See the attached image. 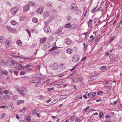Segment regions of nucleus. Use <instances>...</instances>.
Listing matches in <instances>:
<instances>
[{
	"mask_svg": "<svg viewBox=\"0 0 122 122\" xmlns=\"http://www.w3.org/2000/svg\"><path fill=\"white\" fill-rule=\"evenodd\" d=\"M106 67L105 66H102L101 68V69L102 70H105L106 68Z\"/></svg>",
	"mask_w": 122,
	"mask_h": 122,
	"instance_id": "44",
	"label": "nucleus"
},
{
	"mask_svg": "<svg viewBox=\"0 0 122 122\" xmlns=\"http://www.w3.org/2000/svg\"><path fill=\"white\" fill-rule=\"evenodd\" d=\"M32 21L34 23H37L38 21V19L35 18H33L32 20Z\"/></svg>",
	"mask_w": 122,
	"mask_h": 122,
	"instance_id": "22",
	"label": "nucleus"
},
{
	"mask_svg": "<svg viewBox=\"0 0 122 122\" xmlns=\"http://www.w3.org/2000/svg\"><path fill=\"white\" fill-rule=\"evenodd\" d=\"M81 120L79 119H76L75 121V122H80Z\"/></svg>",
	"mask_w": 122,
	"mask_h": 122,
	"instance_id": "48",
	"label": "nucleus"
},
{
	"mask_svg": "<svg viewBox=\"0 0 122 122\" xmlns=\"http://www.w3.org/2000/svg\"><path fill=\"white\" fill-rule=\"evenodd\" d=\"M29 4L32 6H35V4L34 2H30L29 3Z\"/></svg>",
	"mask_w": 122,
	"mask_h": 122,
	"instance_id": "25",
	"label": "nucleus"
},
{
	"mask_svg": "<svg viewBox=\"0 0 122 122\" xmlns=\"http://www.w3.org/2000/svg\"><path fill=\"white\" fill-rule=\"evenodd\" d=\"M71 9L73 10H75L77 9V5L75 4H72L71 6Z\"/></svg>",
	"mask_w": 122,
	"mask_h": 122,
	"instance_id": "5",
	"label": "nucleus"
},
{
	"mask_svg": "<svg viewBox=\"0 0 122 122\" xmlns=\"http://www.w3.org/2000/svg\"><path fill=\"white\" fill-rule=\"evenodd\" d=\"M40 67V65H37L36 66V68L38 69H39Z\"/></svg>",
	"mask_w": 122,
	"mask_h": 122,
	"instance_id": "59",
	"label": "nucleus"
},
{
	"mask_svg": "<svg viewBox=\"0 0 122 122\" xmlns=\"http://www.w3.org/2000/svg\"><path fill=\"white\" fill-rule=\"evenodd\" d=\"M62 30V29L61 28H60L58 30V31H57L56 33L57 34H59L61 32Z\"/></svg>",
	"mask_w": 122,
	"mask_h": 122,
	"instance_id": "31",
	"label": "nucleus"
},
{
	"mask_svg": "<svg viewBox=\"0 0 122 122\" xmlns=\"http://www.w3.org/2000/svg\"><path fill=\"white\" fill-rule=\"evenodd\" d=\"M103 93V92L102 91H99L97 93V94L99 95L102 94Z\"/></svg>",
	"mask_w": 122,
	"mask_h": 122,
	"instance_id": "36",
	"label": "nucleus"
},
{
	"mask_svg": "<svg viewBox=\"0 0 122 122\" xmlns=\"http://www.w3.org/2000/svg\"><path fill=\"white\" fill-rule=\"evenodd\" d=\"M104 115L102 113L100 112L99 113V118H101V117H103Z\"/></svg>",
	"mask_w": 122,
	"mask_h": 122,
	"instance_id": "40",
	"label": "nucleus"
},
{
	"mask_svg": "<svg viewBox=\"0 0 122 122\" xmlns=\"http://www.w3.org/2000/svg\"><path fill=\"white\" fill-rule=\"evenodd\" d=\"M36 12L38 14H41L43 12V9L41 8H38L36 10Z\"/></svg>",
	"mask_w": 122,
	"mask_h": 122,
	"instance_id": "9",
	"label": "nucleus"
},
{
	"mask_svg": "<svg viewBox=\"0 0 122 122\" xmlns=\"http://www.w3.org/2000/svg\"><path fill=\"white\" fill-rule=\"evenodd\" d=\"M6 28L9 30H10L12 32H16V30L14 29L11 27L10 26L8 25L6 26Z\"/></svg>",
	"mask_w": 122,
	"mask_h": 122,
	"instance_id": "10",
	"label": "nucleus"
},
{
	"mask_svg": "<svg viewBox=\"0 0 122 122\" xmlns=\"http://www.w3.org/2000/svg\"><path fill=\"white\" fill-rule=\"evenodd\" d=\"M46 5L48 7L51 6H52V5H51V4L49 2L47 3Z\"/></svg>",
	"mask_w": 122,
	"mask_h": 122,
	"instance_id": "51",
	"label": "nucleus"
},
{
	"mask_svg": "<svg viewBox=\"0 0 122 122\" xmlns=\"http://www.w3.org/2000/svg\"><path fill=\"white\" fill-rule=\"evenodd\" d=\"M86 56H85L81 60L82 61H84L86 59Z\"/></svg>",
	"mask_w": 122,
	"mask_h": 122,
	"instance_id": "62",
	"label": "nucleus"
},
{
	"mask_svg": "<svg viewBox=\"0 0 122 122\" xmlns=\"http://www.w3.org/2000/svg\"><path fill=\"white\" fill-rule=\"evenodd\" d=\"M71 28L72 29H74L75 28V25L73 24V25H72L71 26Z\"/></svg>",
	"mask_w": 122,
	"mask_h": 122,
	"instance_id": "49",
	"label": "nucleus"
},
{
	"mask_svg": "<svg viewBox=\"0 0 122 122\" xmlns=\"http://www.w3.org/2000/svg\"><path fill=\"white\" fill-rule=\"evenodd\" d=\"M58 66L57 64L56 63L53 64L51 66L52 68L54 70H56L58 68Z\"/></svg>",
	"mask_w": 122,
	"mask_h": 122,
	"instance_id": "7",
	"label": "nucleus"
},
{
	"mask_svg": "<svg viewBox=\"0 0 122 122\" xmlns=\"http://www.w3.org/2000/svg\"><path fill=\"white\" fill-rule=\"evenodd\" d=\"M24 101L23 100H19L17 102V105H20L21 104L24 103Z\"/></svg>",
	"mask_w": 122,
	"mask_h": 122,
	"instance_id": "20",
	"label": "nucleus"
},
{
	"mask_svg": "<svg viewBox=\"0 0 122 122\" xmlns=\"http://www.w3.org/2000/svg\"><path fill=\"white\" fill-rule=\"evenodd\" d=\"M109 82V81L108 80L106 81H105L103 82V83L105 85H106L107 83Z\"/></svg>",
	"mask_w": 122,
	"mask_h": 122,
	"instance_id": "46",
	"label": "nucleus"
},
{
	"mask_svg": "<svg viewBox=\"0 0 122 122\" xmlns=\"http://www.w3.org/2000/svg\"><path fill=\"white\" fill-rule=\"evenodd\" d=\"M4 42V37L1 36L0 37V43H3Z\"/></svg>",
	"mask_w": 122,
	"mask_h": 122,
	"instance_id": "18",
	"label": "nucleus"
},
{
	"mask_svg": "<svg viewBox=\"0 0 122 122\" xmlns=\"http://www.w3.org/2000/svg\"><path fill=\"white\" fill-rule=\"evenodd\" d=\"M30 117L29 116H28L26 118L27 120L29 122L30 121Z\"/></svg>",
	"mask_w": 122,
	"mask_h": 122,
	"instance_id": "41",
	"label": "nucleus"
},
{
	"mask_svg": "<svg viewBox=\"0 0 122 122\" xmlns=\"http://www.w3.org/2000/svg\"><path fill=\"white\" fill-rule=\"evenodd\" d=\"M105 117L107 118H111V117L110 116L108 115H106L105 116Z\"/></svg>",
	"mask_w": 122,
	"mask_h": 122,
	"instance_id": "43",
	"label": "nucleus"
},
{
	"mask_svg": "<svg viewBox=\"0 0 122 122\" xmlns=\"http://www.w3.org/2000/svg\"><path fill=\"white\" fill-rule=\"evenodd\" d=\"M65 43L67 45H70L71 43V41L69 38H67L65 39Z\"/></svg>",
	"mask_w": 122,
	"mask_h": 122,
	"instance_id": "8",
	"label": "nucleus"
},
{
	"mask_svg": "<svg viewBox=\"0 0 122 122\" xmlns=\"http://www.w3.org/2000/svg\"><path fill=\"white\" fill-rule=\"evenodd\" d=\"M16 65L15 67V68L18 70H21L24 69V66H23L20 64H19L15 63Z\"/></svg>",
	"mask_w": 122,
	"mask_h": 122,
	"instance_id": "4",
	"label": "nucleus"
},
{
	"mask_svg": "<svg viewBox=\"0 0 122 122\" xmlns=\"http://www.w3.org/2000/svg\"><path fill=\"white\" fill-rule=\"evenodd\" d=\"M16 118L18 119H19V117L18 115L17 114L16 115Z\"/></svg>",
	"mask_w": 122,
	"mask_h": 122,
	"instance_id": "63",
	"label": "nucleus"
},
{
	"mask_svg": "<svg viewBox=\"0 0 122 122\" xmlns=\"http://www.w3.org/2000/svg\"><path fill=\"white\" fill-rule=\"evenodd\" d=\"M49 15V13L47 11L44 12L43 14V16L44 17H46Z\"/></svg>",
	"mask_w": 122,
	"mask_h": 122,
	"instance_id": "13",
	"label": "nucleus"
},
{
	"mask_svg": "<svg viewBox=\"0 0 122 122\" xmlns=\"http://www.w3.org/2000/svg\"><path fill=\"white\" fill-rule=\"evenodd\" d=\"M60 68L62 69H63L65 68V67H64L63 65L62 64H61L60 65Z\"/></svg>",
	"mask_w": 122,
	"mask_h": 122,
	"instance_id": "39",
	"label": "nucleus"
},
{
	"mask_svg": "<svg viewBox=\"0 0 122 122\" xmlns=\"http://www.w3.org/2000/svg\"><path fill=\"white\" fill-rule=\"evenodd\" d=\"M115 55L113 54H111L109 56V58L111 60H112L114 59Z\"/></svg>",
	"mask_w": 122,
	"mask_h": 122,
	"instance_id": "19",
	"label": "nucleus"
},
{
	"mask_svg": "<svg viewBox=\"0 0 122 122\" xmlns=\"http://www.w3.org/2000/svg\"><path fill=\"white\" fill-rule=\"evenodd\" d=\"M21 58H22L24 59V60H25V59H30V58H26L25 57H22V56L21 57Z\"/></svg>",
	"mask_w": 122,
	"mask_h": 122,
	"instance_id": "47",
	"label": "nucleus"
},
{
	"mask_svg": "<svg viewBox=\"0 0 122 122\" xmlns=\"http://www.w3.org/2000/svg\"><path fill=\"white\" fill-rule=\"evenodd\" d=\"M29 8L30 7L29 5H25L24 7L23 10L24 11H26L29 10Z\"/></svg>",
	"mask_w": 122,
	"mask_h": 122,
	"instance_id": "12",
	"label": "nucleus"
},
{
	"mask_svg": "<svg viewBox=\"0 0 122 122\" xmlns=\"http://www.w3.org/2000/svg\"><path fill=\"white\" fill-rule=\"evenodd\" d=\"M5 115V113H3L2 115V118Z\"/></svg>",
	"mask_w": 122,
	"mask_h": 122,
	"instance_id": "64",
	"label": "nucleus"
},
{
	"mask_svg": "<svg viewBox=\"0 0 122 122\" xmlns=\"http://www.w3.org/2000/svg\"><path fill=\"white\" fill-rule=\"evenodd\" d=\"M13 8L14 9V10L16 11H17L19 10V8L18 7H15Z\"/></svg>",
	"mask_w": 122,
	"mask_h": 122,
	"instance_id": "35",
	"label": "nucleus"
},
{
	"mask_svg": "<svg viewBox=\"0 0 122 122\" xmlns=\"http://www.w3.org/2000/svg\"><path fill=\"white\" fill-rule=\"evenodd\" d=\"M49 40V41H51L50 40L51 39V40H53L54 38L52 36H50L49 37L48 39Z\"/></svg>",
	"mask_w": 122,
	"mask_h": 122,
	"instance_id": "50",
	"label": "nucleus"
},
{
	"mask_svg": "<svg viewBox=\"0 0 122 122\" xmlns=\"http://www.w3.org/2000/svg\"><path fill=\"white\" fill-rule=\"evenodd\" d=\"M42 84V83H41V82H37L35 84V86L36 87H38Z\"/></svg>",
	"mask_w": 122,
	"mask_h": 122,
	"instance_id": "16",
	"label": "nucleus"
},
{
	"mask_svg": "<svg viewBox=\"0 0 122 122\" xmlns=\"http://www.w3.org/2000/svg\"><path fill=\"white\" fill-rule=\"evenodd\" d=\"M56 48V47H54L51 49L50 50V51H53V50H54Z\"/></svg>",
	"mask_w": 122,
	"mask_h": 122,
	"instance_id": "55",
	"label": "nucleus"
},
{
	"mask_svg": "<svg viewBox=\"0 0 122 122\" xmlns=\"http://www.w3.org/2000/svg\"><path fill=\"white\" fill-rule=\"evenodd\" d=\"M6 3L7 4L9 5L10 6H11V4H10V3L9 1H7L6 2Z\"/></svg>",
	"mask_w": 122,
	"mask_h": 122,
	"instance_id": "60",
	"label": "nucleus"
},
{
	"mask_svg": "<svg viewBox=\"0 0 122 122\" xmlns=\"http://www.w3.org/2000/svg\"><path fill=\"white\" fill-rule=\"evenodd\" d=\"M96 95V94L95 92H94L92 94V96L94 97H95V96Z\"/></svg>",
	"mask_w": 122,
	"mask_h": 122,
	"instance_id": "56",
	"label": "nucleus"
},
{
	"mask_svg": "<svg viewBox=\"0 0 122 122\" xmlns=\"http://www.w3.org/2000/svg\"><path fill=\"white\" fill-rule=\"evenodd\" d=\"M25 71H21L20 72V74L21 75H23L25 74Z\"/></svg>",
	"mask_w": 122,
	"mask_h": 122,
	"instance_id": "37",
	"label": "nucleus"
},
{
	"mask_svg": "<svg viewBox=\"0 0 122 122\" xmlns=\"http://www.w3.org/2000/svg\"><path fill=\"white\" fill-rule=\"evenodd\" d=\"M75 116L71 117L70 118L68 119V120H70L71 122L73 121L74 120V117Z\"/></svg>",
	"mask_w": 122,
	"mask_h": 122,
	"instance_id": "30",
	"label": "nucleus"
},
{
	"mask_svg": "<svg viewBox=\"0 0 122 122\" xmlns=\"http://www.w3.org/2000/svg\"><path fill=\"white\" fill-rule=\"evenodd\" d=\"M96 76H92L91 77V78L92 79H95L96 78Z\"/></svg>",
	"mask_w": 122,
	"mask_h": 122,
	"instance_id": "54",
	"label": "nucleus"
},
{
	"mask_svg": "<svg viewBox=\"0 0 122 122\" xmlns=\"http://www.w3.org/2000/svg\"><path fill=\"white\" fill-rule=\"evenodd\" d=\"M90 107L89 106H87L86 108H85L84 110V111H86Z\"/></svg>",
	"mask_w": 122,
	"mask_h": 122,
	"instance_id": "58",
	"label": "nucleus"
},
{
	"mask_svg": "<svg viewBox=\"0 0 122 122\" xmlns=\"http://www.w3.org/2000/svg\"><path fill=\"white\" fill-rule=\"evenodd\" d=\"M37 112V110L36 108L32 112V114H33L35 115Z\"/></svg>",
	"mask_w": 122,
	"mask_h": 122,
	"instance_id": "32",
	"label": "nucleus"
},
{
	"mask_svg": "<svg viewBox=\"0 0 122 122\" xmlns=\"http://www.w3.org/2000/svg\"><path fill=\"white\" fill-rule=\"evenodd\" d=\"M11 23L12 25H15L16 23V22L14 20H11Z\"/></svg>",
	"mask_w": 122,
	"mask_h": 122,
	"instance_id": "29",
	"label": "nucleus"
},
{
	"mask_svg": "<svg viewBox=\"0 0 122 122\" xmlns=\"http://www.w3.org/2000/svg\"><path fill=\"white\" fill-rule=\"evenodd\" d=\"M66 82V81H60L59 82V83L60 84H63L65 83Z\"/></svg>",
	"mask_w": 122,
	"mask_h": 122,
	"instance_id": "45",
	"label": "nucleus"
},
{
	"mask_svg": "<svg viewBox=\"0 0 122 122\" xmlns=\"http://www.w3.org/2000/svg\"><path fill=\"white\" fill-rule=\"evenodd\" d=\"M26 31L28 33L29 36H31V34H30L31 33H30V31L28 29L26 30Z\"/></svg>",
	"mask_w": 122,
	"mask_h": 122,
	"instance_id": "38",
	"label": "nucleus"
},
{
	"mask_svg": "<svg viewBox=\"0 0 122 122\" xmlns=\"http://www.w3.org/2000/svg\"><path fill=\"white\" fill-rule=\"evenodd\" d=\"M44 30L46 33H48L50 32V29L49 26L48 25L45 26L44 28Z\"/></svg>",
	"mask_w": 122,
	"mask_h": 122,
	"instance_id": "6",
	"label": "nucleus"
},
{
	"mask_svg": "<svg viewBox=\"0 0 122 122\" xmlns=\"http://www.w3.org/2000/svg\"><path fill=\"white\" fill-rule=\"evenodd\" d=\"M95 38V37H94L91 39L89 40L88 41L89 42H91Z\"/></svg>",
	"mask_w": 122,
	"mask_h": 122,
	"instance_id": "52",
	"label": "nucleus"
},
{
	"mask_svg": "<svg viewBox=\"0 0 122 122\" xmlns=\"http://www.w3.org/2000/svg\"><path fill=\"white\" fill-rule=\"evenodd\" d=\"M50 46V44L49 43H45L44 46V48H48Z\"/></svg>",
	"mask_w": 122,
	"mask_h": 122,
	"instance_id": "14",
	"label": "nucleus"
},
{
	"mask_svg": "<svg viewBox=\"0 0 122 122\" xmlns=\"http://www.w3.org/2000/svg\"><path fill=\"white\" fill-rule=\"evenodd\" d=\"M1 73L2 74H4L6 75H7L8 74V73L7 72L5 71H2Z\"/></svg>",
	"mask_w": 122,
	"mask_h": 122,
	"instance_id": "33",
	"label": "nucleus"
},
{
	"mask_svg": "<svg viewBox=\"0 0 122 122\" xmlns=\"http://www.w3.org/2000/svg\"><path fill=\"white\" fill-rule=\"evenodd\" d=\"M16 44L19 46H21L22 45V43L21 41L20 40H18L16 41Z\"/></svg>",
	"mask_w": 122,
	"mask_h": 122,
	"instance_id": "17",
	"label": "nucleus"
},
{
	"mask_svg": "<svg viewBox=\"0 0 122 122\" xmlns=\"http://www.w3.org/2000/svg\"><path fill=\"white\" fill-rule=\"evenodd\" d=\"M10 97V95H8L6 96H5L4 97V98L5 99H8Z\"/></svg>",
	"mask_w": 122,
	"mask_h": 122,
	"instance_id": "28",
	"label": "nucleus"
},
{
	"mask_svg": "<svg viewBox=\"0 0 122 122\" xmlns=\"http://www.w3.org/2000/svg\"><path fill=\"white\" fill-rule=\"evenodd\" d=\"M40 75L39 74H36L35 76V77L37 79H38L40 77Z\"/></svg>",
	"mask_w": 122,
	"mask_h": 122,
	"instance_id": "34",
	"label": "nucleus"
},
{
	"mask_svg": "<svg viewBox=\"0 0 122 122\" xmlns=\"http://www.w3.org/2000/svg\"><path fill=\"white\" fill-rule=\"evenodd\" d=\"M16 91L19 92L21 95L24 97L27 93V90L24 88H21L19 87L18 88L16 89Z\"/></svg>",
	"mask_w": 122,
	"mask_h": 122,
	"instance_id": "1",
	"label": "nucleus"
},
{
	"mask_svg": "<svg viewBox=\"0 0 122 122\" xmlns=\"http://www.w3.org/2000/svg\"><path fill=\"white\" fill-rule=\"evenodd\" d=\"M9 92V91L8 90H5L3 91V92L5 95L8 94Z\"/></svg>",
	"mask_w": 122,
	"mask_h": 122,
	"instance_id": "23",
	"label": "nucleus"
},
{
	"mask_svg": "<svg viewBox=\"0 0 122 122\" xmlns=\"http://www.w3.org/2000/svg\"><path fill=\"white\" fill-rule=\"evenodd\" d=\"M31 66V65L27 64L25 66H24V69L25 68V72H29L32 71L33 70L32 68L31 67H30Z\"/></svg>",
	"mask_w": 122,
	"mask_h": 122,
	"instance_id": "2",
	"label": "nucleus"
},
{
	"mask_svg": "<svg viewBox=\"0 0 122 122\" xmlns=\"http://www.w3.org/2000/svg\"><path fill=\"white\" fill-rule=\"evenodd\" d=\"M66 52L69 54H71L72 53V50L71 48H68L66 50Z\"/></svg>",
	"mask_w": 122,
	"mask_h": 122,
	"instance_id": "15",
	"label": "nucleus"
},
{
	"mask_svg": "<svg viewBox=\"0 0 122 122\" xmlns=\"http://www.w3.org/2000/svg\"><path fill=\"white\" fill-rule=\"evenodd\" d=\"M79 56L77 55H74L72 58V60L74 62H77L79 60Z\"/></svg>",
	"mask_w": 122,
	"mask_h": 122,
	"instance_id": "3",
	"label": "nucleus"
},
{
	"mask_svg": "<svg viewBox=\"0 0 122 122\" xmlns=\"http://www.w3.org/2000/svg\"><path fill=\"white\" fill-rule=\"evenodd\" d=\"M26 108L24 107L23 108L22 110H19V111L20 112H24L26 110V109H25Z\"/></svg>",
	"mask_w": 122,
	"mask_h": 122,
	"instance_id": "27",
	"label": "nucleus"
},
{
	"mask_svg": "<svg viewBox=\"0 0 122 122\" xmlns=\"http://www.w3.org/2000/svg\"><path fill=\"white\" fill-rule=\"evenodd\" d=\"M93 100L92 99H90L89 100H88L87 102V103L89 104H90L93 103Z\"/></svg>",
	"mask_w": 122,
	"mask_h": 122,
	"instance_id": "24",
	"label": "nucleus"
},
{
	"mask_svg": "<svg viewBox=\"0 0 122 122\" xmlns=\"http://www.w3.org/2000/svg\"><path fill=\"white\" fill-rule=\"evenodd\" d=\"M14 11V9H13V8L11 9L10 10V11L11 13H12Z\"/></svg>",
	"mask_w": 122,
	"mask_h": 122,
	"instance_id": "57",
	"label": "nucleus"
},
{
	"mask_svg": "<svg viewBox=\"0 0 122 122\" xmlns=\"http://www.w3.org/2000/svg\"><path fill=\"white\" fill-rule=\"evenodd\" d=\"M71 24L70 23H68L66 24L65 26V27L66 28H68L70 27H71Z\"/></svg>",
	"mask_w": 122,
	"mask_h": 122,
	"instance_id": "26",
	"label": "nucleus"
},
{
	"mask_svg": "<svg viewBox=\"0 0 122 122\" xmlns=\"http://www.w3.org/2000/svg\"><path fill=\"white\" fill-rule=\"evenodd\" d=\"M15 63H13V61L11 60H9L8 61V64L10 66H12L14 65Z\"/></svg>",
	"mask_w": 122,
	"mask_h": 122,
	"instance_id": "11",
	"label": "nucleus"
},
{
	"mask_svg": "<svg viewBox=\"0 0 122 122\" xmlns=\"http://www.w3.org/2000/svg\"><path fill=\"white\" fill-rule=\"evenodd\" d=\"M6 107V106H0V108H5Z\"/></svg>",
	"mask_w": 122,
	"mask_h": 122,
	"instance_id": "53",
	"label": "nucleus"
},
{
	"mask_svg": "<svg viewBox=\"0 0 122 122\" xmlns=\"http://www.w3.org/2000/svg\"><path fill=\"white\" fill-rule=\"evenodd\" d=\"M54 89V87H52L51 88H48L47 89V90L48 91H50L51 90H53Z\"/></svg>",
	"mask_w": 122,
	"mask_h": 122,
	"instance_id": "42",
	"label": "nucleus"
},
{
	"mask_svg": "<svg viewBox=\"0 0 122 122\" xmlns=\"http://www.w3.org/2000/svg\"><path fill=\"white\" fill-rule=\"evenodd\" d=\"M46 39L45 37H44L41 38L40 40V42L41 43H43L46 40Z\"/></svg>",
	"mask_w": 122,
	"mask_h": 122,
	"instance_id": "21",
	"label": "nucleus"
},
{
	"mask_svg": "<svg viewBox=\"0 0 122 122\" xmlns=\"http://www.w3.org/2000/svg\"><path fill=\"white\" fill-rule=\"evenodd\" d=\"M64 75H63V74H61V75H58V77H61L63 76H64Z\"/></svg>",
	"mask_w": 122,
	"mask_h": 122,
	"instance_id": "61",
	"label": "nucleus"
}]
</instances>
